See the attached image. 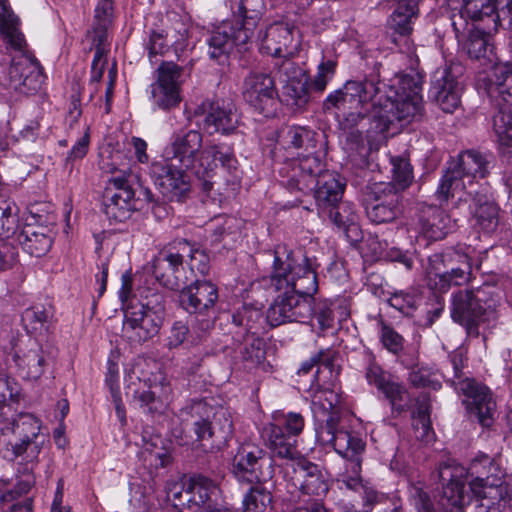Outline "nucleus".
I'll list each match as a JSON object with an SVG mask.
<instances>
[{"label":"nucleus","instance_id":"a878e982","mask_svg":"<svg viewBox=\"0 0 512 512\" xmlns=\"http://www.w3.org/2000/svg\"><path fill=\"white\" fill-rule=\"evenodd\" d=\"M250 40V32L241 29L238 23L224 21L212 31L208 39V54L210 58L220 61L234 47L239 51L245 50Z\"/></svg>","mask_w":512,"mask_h":512},{"label":"nucleus","instance_id":"e433bc0d","mask_svg":"<svg viewBox=\"0 0 512 512\" xmlns=\"http://www.w3.org/2000/svg\"><path fill=\"white\" fill-rule=\"evenodd\" d=\"M495 32L488 30L485 26L470 30L464 45L467 54L473 59L484 58L492 61L495 50L492 33Z\"/></svg>","mask_w":512,"mask_h":512},{"label":"nucleus","instance_id":"09e8293b","mask_svg":"<svg viewBox=\"0 0 512 512\" xmlns=\"http://www.w3.org/2000/svg\"><path fill=\"white\" fill-rule=\"evenodd\" d=\"M365 449V445L363 448L355 453L354 456H344L341 457L347 459L349 461L346 469L343 473L340 474V478L338 479L347 489L360 492V488L366 482L361 477V459L360 455Z\"/></svg>","mask_w":512,"mask_h":512},{"label":"nucleus","instance_id":"cd10ccee","mask_svg":"<svg viewBox=\"0 0 512 512\" xmlns=\"http://www.w3.org/2000/svg\"><path fill=\"white\" fill-rule=\"evenodd\" d=\"M260 50L271 56H293L298 43L294 39L293 27L287 23L276 22L259 34Z\"/></svg>","mask_w":512,"mask_h":512},{"label":"nucleus","instance_id":"72a5a7b5","mask_svg":"<svg viewBox=\"0 0 512 512\" xmlns=\"http://www.w3.org/2000/svg\"><path fill=\"white\" fill-rule=\"evenodd\" d=\"M172 389L168 383L154 384L148 390H135L133 401L140 409L149 414L162 413L170 399Z\"/></svg>","mask_w":512,"mask_h":512},{"label":"nucleus","instance_id":"ea45409f","mask_svg":"<svg viewBox=\"0 0 512 512\" xmlns=\"http://www.w3.org/2000/svg\"><path fill=\"white\" fill-rule=\"evenodd\" d=\"M319 205L337 204L343 195L344 184L334 172L325 171L312 185Z\"/></svg>","mask_w":512,"mask_h":512},{"label":"nucleus","instance_id":"bf43d9fd","mask_svg":"<svg viewBox=\"0 0 512 512\" xmlns=\"http://www.w3.org/2000/svg\"><path fill=\"white\" fill-rule=\"evenodd\" d=\"M33 484L34 476L31 473L19 480L14 489H8V481L0 480V504L13 502L17 497L28 493Z\"/></svg>","mask_w":512,"mask_h":512},{"label":"nucleus","instance_id":"052dcab7","mask_svg":"<svg viewBox=\"0 0 512 512\" xmlns=\"http://www.w3.org/2000/svg\"><path fill=\"white\" fill-rule=\"evenodd\" d=\"M379 337L382 345L391 353L397 355L404 348L403 337L396 332L391 326L386 324L384 320L378 321Z\"/></svg>","mask_w":512,"mask_h":512},{"label":"nucleus","instance_id":"680f3d73","mask_svg":"<svg viewBox=\"0 0 512 512\" xmlns=\"http://www.w3.org/2000/svg\"><path fill=\"white\" fill-rule=\"evenodd\" d=\"M461 86L457 79L451 74L448 69H444L439 77H436L432 83L430 94L431 95H460Z\"/></svg>","mask_w":512,"mask_h":512},{"label":"nucleus","instance_id":"37998d69","mask_svg":"<svg viewBox=\"0 0 512 512\" xmlns=\"http://www.w3.org/2000/svg\"><path fill=\"white\" fill-rule=\"evenodd\" d=\"M419 0H397V6L391 15V27L400 35H409L413 22L418 16Z\"/></svg>","mask_w":512,"mask_h":512},{"label":"nucleus","instance_id":"2f4dec72","mask_svg":"<svg viewBox=\"0 0 512 512\" xmlns=\"http://www.w3.org/2000/svg\"><path fill=\"white\" fill-rule=\"evenodd\" d=\"M488 164L486 156L474 150L462 152L457 159L449 163L469 186L487 175Z\"/></svg>","mask_w":512,"mask_h":512},{"label":"nucleus","instance_id":"f704fd0d","mask_svg":"<svg viewBox=\"0 0 512 512\" xmlns=\"http://www.w3.org/2000/svg\"><path fill=\"white\" fill-rule=\"evenodd\" d=\"M451 219L445 211L429 206L422 211L419 219V230L430 240L443 239L451 229Z\"/></svg>","mask_w":512,"mask_h":512},{"label":"nucleus","instance_id":"6ab92c4d","mask_svg":"<svg viewBox=\"0 0 512 512\" xmlns=\"http://www.w3.org/2000/svg\"><path fill=\"white\" fill-rule=\"evenodd\" d=\"M365 378L389 401L393 412L400 414L408 410L410 398L406 387L397 377L384 370L373 356L368 357Z\"/></svg>","mask_w":512,"mask_h":512},{"label":"nucleus","instance_id":"4468645a","mask_svg":"<svg viewBox=\"0 0 512 512\" xmlns=\"http://www.w3.org/2000/svg\"><path fill=\"white\" fill-rule=\"evenodd\" d=\"M313 295L283 290L268 308L269 323L272 326H279L290 322H307L313 314Z\"/></svg>","mask_w":512,"mask_h":512},{"label":"nucleus","instance_id":"a18cd8bd","mask_svg":"<svg viewBox=\"0 0 512 512\" xmlns=\"http://www.w3.org/2000/svg\"><path fill=\"white\" fill-rule=\"evenodd\" d=\"M264 10L265 3L263 0H240L238 15L241 18V22L237 23L241 29L250 32L251 39L255 35V28Z\"/></svg>","mask_w":512,"mask_h":512},{"label":"nucleus","instance_id":"69168bd1","mask_svg":"<svg viewBox=\"0 0 512 512\" xmlns=\"http://www.w3.org/2000/svg\"><path fill=\"white\" fill-rule=\"evenodd\" d=\"M359 493L362 498V508L369 512H372L376 505L383 504L388 499L385 493L378 491L369 481L364 483Z\"/></svg>","mask_w":512,"mask_h":512},{"label":"nucleus","instance_id":"412c9836","mask_svg":"<svg viewBox=\"0 0 512 512\" xmlns=\"http://www.w3.org/2000/svg\"><path fill=\"white\" fill-rule=\"evenodd\" d=\"M132 175L121 172L107 182L103 211L110 220L122 222L130 217L135 192L131 186Z\"/></svg>","mask_w":512,"mask_h":512},{"label":"nucleus","instance_id":"39448f33","mask_svg":"<svg viewBox=\"0 0 512 512\" xmlns=\"http://www.w3.org/2000/svg\"><path fill=\"white\" fill-rule=\"evenodd\" d=\"M179 418L183 430L189 429L195 441L210 450L223 448L233 435V421L228 409L196 401L181 409Z\"/></svg>","mask_w":512,"mask_h":512},{"label":"nucleus","instance_id":"7c9ffc66","mask_svg":"<svg viewBox=\"0 0 512 512\" xmlns=\"http://www.w3.org/2000/svg\"><path fill=\"white\" fill-rule=\"evenodd\" d=\"M477 512H501L506 505V489L500 481L489 484L470 483Z\"/></svg>","mask_w":512,"mask_h":512},{"label":"nucleus","instance_id":"f3484780","mask_svg":"<svg viewBox=\"0 0 512 512\" xmlns=\"http://www.w3.org/2000/svg\"><path fill=\"white\" fill-rule=\"evenodd\" d=\"M191 253L190 242L177 239L165 246L153 259L152 272L161 285L169 290H178V273L182 268L186 254Z\"/></svg>","mask_w":512,"mask_h":512},{"label":"nucleus","instance_id":"7ed1b4c3","mask_svg":"<svg viewBox=\"0 0 512 512\" xmlns=\"http://www.w3.org/2000/svg\"><path fill=\"white\" fill-rule=\"evenodd\" d=\"M0 34L7 44L19 51L9 65H0V86L8 91L29 94L42 83V72L37 59L24 51L26 41L20 31V19L7 0H0Z\"/></svg>","mask_w":512,"mask_h":512},{"label":"nucleus","instance_id":"b1692460","mask_svg":"<svg viewBox=\"0 0 512 512\" xmlns=\"http://www.w3.org/2000/svg\"><path fill=\"white\" fill-rule=\"evenodd\" d=\"M314 151L298 152L297 158L282 169L289 178L287 184L291 189L312 190L317 178L324 174V164L319 156L314 155Z\"/></svg>","mask_w":512,"mask_h":512},{"label":"nucleus","instance_id":"f8f14e48","mask_svg":"<svg viewBox=\"0 0 512 512\" xmlns=\"http://www.w3.org/2000/svg\"><path fill=\"white\" fill-rule=\"evenodd\" d=\"M466 18L482 23L490 31H497L503 25L512 28V0H464L459 15L451 18L457 37L467 28Z\"/></svg>","mask_w":512,"mask_h":512},{"label":"nucleus","instance_id":"dca6fc26","mask_svg":"<svg viewBox=\"0 0 512 512\" xmlns=\"http://www.w3.org/2000/svg\"><path fill=\"white\" fill-rule=\"evenodd\" d=\"M368 218L376 224L390 223L402 214V195L394 183H374L368 187Z\"/></svg>","mask_w":512,"mask_h":512},{"label":"nucleus","instance_id":"2eb2a0df","mask_svg":"<svg viewBox=\"0 0 512 512\" xmlns=\"http://www.w3.org/2000/svg\"><path fill=\"white\" fill-rule=\"evenodd\" d=\"M463 475L464 468L452 460L439 463L434 473L443 485L439 504L445 512H464V506L470 502Z\"/></svg>","mask_w":512,"mask_h":512},{"label":"nucleus","instance_id":"5701e85b","mask_svg":"<svg viewBox=\"0 0 512 512\" xmlns=\"http://www.w3.org/2000/svg\"><path fill=\"white\" fill-rule=\"evenodd\" d=\"M195 116L203 117V128L209 134H230L238 126L235 105L228 100H204L194 111Z\"/></svg>","mask_w":512,"mask_h":512},{"label":"nucleus","instance_id":"3c124183","mask_svg":"<svg viewBox=\"0 0 512 512\" xmlns=\"http://www.w3.org/2000/svg\"><path fill=\"white\" fill-rule=\"evenodd\" d=\"M308 77L288 81L283 86V96L287 103L296 108H303L309 101Z\"/></svg>","mask_w":512,"mask_h":512},{"label":"nucleus","instance_id":"423d86ee","mask_svg":"<svg viewBox=\"0 0 512 512\" xmlns=\"http://www.w3.org/2000/svg\"><path fill=\"white\" fill-rule=\"evenodd\" d=\"M263 280L275 291L291 290L302 294L318 291L317 272L311 259L300 250L293 251L286 246L275 248L270 274Z\"/></svg>","mask_w":512,"mask_h":512},{"label":"nucleus","instance_id":"13d9d810","mask_svg":"<svg viewBox=\"0 0 512 512\" xmlns=\"http://www.w3.org/2000/svg\"><path fill=\"white\" fill-rule=\"evenodd\" d=\"M337 64L336 59L323 56L317 66V72L310 82V89L319 93L323 92L328 83L333 79Z\"/></svg>","mask_w":512,"mask_h":512},{"label":"nucleus","instance_id":"864d4df0","mask_svg":"<svg viewBox=\"0 0 512 512\" xmlns=\"http://www.w3.org/2000/svg\"><path fill=\"white\" fill-rule=\"evenodd\" d=\"M272 501L271 493L260 485L252 486L242 500V512H265Z\"/></svg>","mask_w":512,"mask_h":512},{"label":"nucleus","instance_id":"20e7f679","mask_svg":"<svg viewBox=\"0 0 512 512\" xmlns=\"http://www.w3.org/2000/svg\"><path fill=\"white\" fill-rule=\"evenodd\" d=\"M340 397L332 390H319L312 397L311 409L316 420V440L323 447H332L338 455L354 456L364 446L357 434L339 428Z\"/></svg>","mask_w":512,"mask_h":512},{"label":"nucleus","instance_id":"8fccbe9b","mask_svg":"<svg viewBox=\"0 0 512 512\" xmlns=\"http://www.w3.org/2000/svg\"><path fill=\"white\" fill-rule=\"evenodd\" d=\"M326 206L328 218L339 229H343L346 232H354L358 229L356 224L357 215L348 203H342L337 206L336 204H329Z\"/></svg>","mask_w":512,"mask_h":512},{"label":"nucleus","instance_id":"4d7b16f0","mask_svg":"<svg viewBox=\"0 0 512 512\" xmlns=\"http://www.w3.org/2000/svg\"><path fill=\"white\" fill-rule=\"evenodd\" d=\"M493 84L505 105L512 106V66L508 64L497 66Z\"/></svg>","mask_w":512,"mask_h":512},{"label":"nucleus","instance_id":"a19ab883","mask_svg":"<svg viewBox=\"0 0 512 512\" xmlns=\"http://www.w3.org/2000/svg\"><path fill=\"white\" fill-rule=\"evenodd\" d=\"M456 390L463 396L462 402L465 407H475V399L478 397L487 405L485 413H488V411H496V403L491 390L475 379L465 378L459 380L456 384Z\"/></svg>","mask_w":512,"mask_h":512},{"label":"nucleus","instance_id":"6e6d98bb","mask_svg":"<svg viewBox=\"0 0 512 512\" xmlns=\"http://www.w3.org/2000/svg\"><path fill=\"white\" fill-rule=\"evenodd\" d=\"M50 314L42 307L26 309L22 314V321L32 334H43L48 331Z\"/></svg>","mask_w":512,"mask_h":512},{"label":"nucleus","instance_id":"49530a36","mask_svg":"<svg viewBox=\"0 0 512 512\" xmlns=\"http://www.w3.org/2000/svg\"><path fill=\"white\" fill-rule=\"evenodd\" d=\"M242 361L254 367L265 360V347L263 340L255 332H246L239 346Z\"/></svg>","mask_w":512,"mask_h":512},{"label":"nucleus","instance_id":"a211bd4d","mask_svg":"<svg viewBox=\"0 0 512 512\" xmlns=\"http://www.w3.org/2000/svg\"><path fill=\"white\" fill-rule=\"evenodd\" d=\"M183 68L177 64L162 62L156 70V79L150 85L151 100L155 107L170 110L181 102Z\"/></svg>","mask_w":512,"mask_h":512},{"label":"nucleus","instance_id":"9b49d317","mask_svg":"<svg viewBox=\"0 0 512 512\" xmlns=\"http://www.w3.org/2000/svg\"><path fill=\"white\" fill-rule=\"evenodd\" d=\"M498 301L485 289L460 290L452 295L451 317L469 336H479V325L495 318Z\"/></svg>","mask_w":512,"mask_h":512},{"label":"nucleus","instance_id":"c9c22d12","mask_svg":"<svg viewBox=\"0 0 512 512\" xmlns=\"http://www.w3.org/2000/svg\"><path fill=\"white\" fill-rule=\"evenodd\" d=\"M108 27L109 26L93 24L92 30L87 34V37L92 42L91 49L95 50L91 65V83H98L101 81L107 65L106 54L108 52Z\"/></svg>","mask_w":512,"mask_h":512},{"label":"nucleus","instance_id":"5fc2aeb1","mask_svg":"<svg viewBox=\"0 0 512 512\" xmlns=\"http://www.w3.org/2000/svg\"><path fill=\"white\" fill-rule=\"evenodd\" d=\"M390 162L392 165V181L390 183H394L397 191L402 193L412 183V167L404 156L391 157Z\"/></svg>","mask_w":512,"mask_h":512},{"label":"nucleus","instance_id":"c85d7f7f","mask_svg":"<svg viewBox=\"0 0 512 512\" xmlns=\"http://www.w3.org/2000/svg\"><path fill=\"white\" fill-rule=\"evenodd\" d=\"M18 374L25 380H38L48 365V354L35 341L29 346L19 349L13 355Z\"/></svg>","mask_w":512,"mask_h":512},{"label":"nucleus","instance_id":"473e14b6","mask_svg":"<svg viewBox=\"0 0 512 512\" xmlns=\"http://www.w3.org/2000/svg\"><path fill=\"white\" fill-rule=\"evenodd\" d=\"M14 235L23 250L31 256H44L52 246V237L46 227L25 225Z\"/></svg>","mask_w":512,"mask_h":512},{"label":"nucleus","instance_id":"ddd939ff","mask_svg":"<svg viewBox=\"0 0 512 512\" xmlns=\"http://www.w3.org/2000/svg\"><path fill=\"white\" fill-rule=\"evenodd\" d=\"M252 443L241 444L232 459V473L240 481L266 483L275 474L274 457Z\"/></svg>","mask_w":512,"mask_h":512},{"label":"nucleus","instance_id":"4c0bfd02","mask_svg":"<svg viewBox=\"0 0 512 512\" xmlns=\"http://www.w3.org/2000/svg\"><path fill=\"white\" fill-rule=\"evenodd\" d=\"M467 473L473 477L470 483L489 484L491 481H500L503 477V471L500 464L492 457L481 454L475 457Z\"/></svg>","mask_w":512,"mask_h":512},{"label":"nucleus","instance_id":"58836bf2","mask_svg":"<svg viewBox=\"0 0 512 512\" xmlns=\"http://www.w3.org/2000/svg\"><path fill=\"white\" fill-rule=\"evenodd\" d=\"M316 133L303 126H291L280 136V144L282 147L290 151L292 154L295 152L306 153V151L315 150L316 148Z\"/></svg>","mask_w":512,"mask_h":512},{"label":"nucleus","instance_id":"393cba45","mask_svg":"<svg viewBox=\"0 0 512 512\" xmlns=\"http://www.w3.org/2000/svg\"><path fill=\"white\" fill-rule=\"evenodd\" d=\"M187 508L192 512H219L231 510L219 504L220 489L211 479L194 475L186 483Z\"/></svg>","mask_w":512,"mask_h":512},{"label":"nucleus","instance_id":"e2e57ef3","mask_svg":"<svg viewBox=\"0 0 512 512\" xmlns=\"http://www.w3.org/2000/svg\"><path fill=\"white\" fill-rule=\"evenodd\" d=\"M277 57L281 58V60L275 63L274 68L277 70L278 78L282 83L286 84L288 81L307 76L304 70L290 59L291 56Z\"/></svg>","mask_w":512,"mask_h":512},{"label":"nucleus","instance_id":"603ef678","mask_svg":"<svg viewBox=\"0 0 512 512\" xmlns=\"http://www.w3.org/2000/svg\"><path fill=\"white\" fill-rule=\"evenodd\" d=\"M493 130L498 141L505 146L512 145V110L504 105L492 117Z\"/></svg>","mask_w":512,"mask_h":512},{"label":"nucleus","instance_id":"de8ad7c7","mask_svg":"<svg viewBox=\"0 0 512 512\" xmlns=\"http://www.w3.org/2000/svg\"><path fill=\"white\" fill-rule=\"evenodd\" d=\"M468 184L464 181L455 169L449 165L440 179L435 197L440 204L447 203L455 193L460 190H468Z\"/></svg>","mask_w":512,"mask_h":512},{"label":"nucleus","instance_id":"f03ea898","mask_svg":"<svg viewBox=\"0 0 512 512\" xmlns=\"http://www.w3.org/2000/svg\"><path fill=\"white\" fill-rule=\"evenodd\" d=\"M202 145L203 136L197 130L174 133L164 149V158L181 168H191L200 181L201 189L209 193L213 188L211 179L217 167L216 160L228 171L236 170L238 161L229 146L211 144L202 148Z\"/></svg>","mask_w":512,"mask_h":512},{"label":"nucleus","instance_id":"0e129e2a","mask_svg":"<svg viewBox=\"0 0 512 512\" xmlns=\"http://www.w3.org/2000/svg\"><path fill=\"white\" fill-rule=\"evenodd\" d=\"M388 304L401 312L402 314L409 316L416 309L417 298L414 294L396 291L387 300Z\"/></svg>","mask_w":512,"mask_h":512},{"label":"nucleus","instance_id":"6e6552de","mask_svg":"<svg viewBox=\"0 0 512 512\" xmlns=\"http://www.w3.org/2000/svg\"><path fill=\"white\" fill-rule=\"evenodd\" d=\"M165 317L164 297L145 289L136 304L126 307L122 332L131 343L141 344L158 334Z\"/></svg>","mask_w":512,"mask_h":512},{"label":"nucleus","instance_id":"c03bdc74","mask_svg":"<svg viewBox=\"0 0 512 512\" xmlns=\"http://www.w3.org/2000/svg\"><path fill=\"white\" fill-rule=\"evenodd\" d=\"M445 257L446 266H450V275L453 285L458 286L467 282L471 272V259L462 249L451 248L441 253Z\"/></svg>","mask_w":512,"mask_h":512},{"label":"nucleus","instance_id":"1a4fd4ad","mask_svg":"<svg viewBox=\"0 0 512 512\" xmlns=\"http://www.w3.org/2000/svg\"><path fill=\"white\" fill-rule=\"evenodd\" d=\"M279 453L286 456L282 473L291 502L299 503L302 496L319 497L328 492V481L317 464L307 460L299 450L286 449Z\"/></svg>","mask_w":512,"mask_h":512},{"label":"nucleus","instance_id":"338daca9","mask_svg":"<svg viewBox=\"0 0 512 512\" xmlns=\"http://www.w3.org/2000/svg\"><path fill=\"white\" fill-rule=\"evenodd\" d=\"M215 241L219 242L225 234H233L240 229V220L234 216H219L212 221Z\"/></svg>","mask_w":512,"mask_h":512},{"label":"nucleus","instance_id":"c756f323","mask_svg":"<svg viewBox=\"0 0 512 512\" xmlns=\"http://www.w3.org/2000/svg\"><path fill=\"white\" fill-rule=\"evenodd\" d=\"M467 193L472 197L470 209L476 225L486 232H493L499 224L500 207L488 195L485 187L477 191L469 190Z\"/></svg>","mask_w":512,"mask_h":512},{"label":"nucleus","instance_id":"774afa93","mask_svg":"<svg viewBox=\"0 0 512 512\" xmlns=\"http://www.w3.org/2000/svg\"><path fill=\"white\" fill-rule=\"evenodd\" d=\"M190 329L187 323L179 320L175 321L166 338V346L169 350L180 347L186 340L189 339Z\"/></svg>","mask_w":512,"mask_h":512},{"label":"nucleus","instance_id":"9d476101","mask_svg":"<svg viewBox=\"0 0 512 512\" xmlns=\"http://www.w3.org/2000/svg\"><path fill=\"white\" fill-rule=\"evenodd\" d=\"M218 297L216 285L207 280H196L181 291L180 303L182 307L190 314L204 317L197 320V323L193 326V332L189 340L191 346L196 347L206 340L208 332L213 327L212 316L215 312Z\"/></svg>","mask_w":512,"mask_h":512},{"label":"nucleus","instance_id":"aec40b11","mask_svg":"<svg viewBox=\"0 0 512 512\" xmlns=\"http://www.w3.org/2000/svg\"><path fill=\"white\" fill-rule=\"evenodd\" d=\"M244 100L259 114L269 117L275 112L277 89L269 73L252 71L244 79Z\"/></svg>","mask_w":512,"mask_h":512},{"label":"nucleus","instance_id":"f257e3e1","mask_svg":"<svg viewBox=\"0 0 512 512\" xmlns=\"http://www.w3.org/2000/svg\"><path fill=\"white\" fill-rule=\"evenodd\" d=\"M422 80L418 74L397 75L388 83L377 75L347 80L323 101L326 112L334 111L346 127H354L370 117L385 132L394 121H407L422 111Z\"/></svg>","mask_w":512,"mask_h":512},{"label":"nucleus","instance_id":"0eeeda50","mask_svg":"<svg viewBox=\"0 0 512 512\" xmlns=\"http://www.w3.org/2000/svg\"><path fill=\"white\" fill-rule=\"evenodd\" d=\"M44 441L40 420L23 413L0 429V454L10 461L22 457L30 463L38 458Z\"/></svg>","mask_w":512,"mask_h":512},{"label":"nucleus","instance_id":"bb28decb","mask_svg":"<svg viewBox=\"0 0 512 512\" xmlns=\"http://www.w3.org/2000/svg\"><path fill=\"white\" fill-rule=\"evenodd\" d=\"M188 170L191 168H181L168 161L153 165L156 184L166 198L180 202L188 196L191 191L190 177L186 173Z\"/></svg>","mask_w":512,"mask_h":512},{"label":"nucleus","instance_id":"79ce46f5","mask_svg":"<svg viewBox=\"0 0 512 512\" xmlns=\"http://www.w3.org/2000/svg\"><path fill=\"white\" fill-rule=\"evenodd\" d=\"M447 267L445 257L441 253H435L428 258L425 274L428 286L439 292H446L452 285L449 271H443Z\"/></svg>","mask_w":512,"mask_h":512},{"label":"nucleus","instance_id":"4be33fe9","mask_svg":"<svg viewBox=\"0 0 512 512\" xmlns=\"http://www.w3.org/2000/svg\"><path fill=\"white\" fill-rule=\"evenodd\" d=\"M273 423L265 428L269 447L275 457L286 459L279 452L284 450H298L292 437L298 436L304 428L305 420L300 413H277L273 416Z\"/></svg>","mask_w":512,"mask_h":512}]
</instances>
